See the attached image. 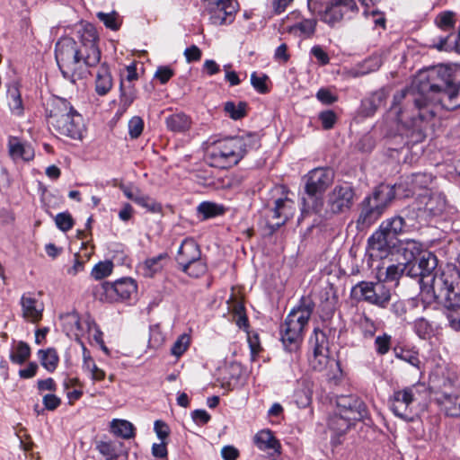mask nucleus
Returning a JSON list of instances; mask_svg holds the SVG:
<instances>
[{
  "instance_id": "nucleus-56",
  "label": "nucleus",
  "mask_w": 460,
  "mask_h": 460,
  "mask_svg": "<svg viewBox=\"0 0 460 460\" xmlns=\"http://www.w3.org/2000/svg\"><path fill=\"white\" fill-rule=\"evenodd\" d=\"M190 341L187 334L181 335L172 346L171 353L177 358L181 357L189 348Z\"/></svg>"
},
{
  "instance_id": "nucleus-60",
  "label": "nucleus",
  "mask_w": 460,
  "mask_h": 460,
  "mask_svg": "<svg viewBox=\"0 0 460 460\" xmlns=\"http://www.w3.org/2000/svg\"><path fill=\"white\" fill-rule=\"evenodd\" d=\"M391 336L384 333L381 336H377L375 340L376 351L379 355L386 354L391 346Z\"/></svg>"
},
{
  "instance_id": "nucleus-50",
  "label": "nucleus",
  "mask_w": 460,
  "mask_h": 460,
  "mask_svg": "<svg viewBox=\"0 0 460 460\" xmlns=\"http://www.w3.org/2000/svg\"><path fill=\"white\" fill-rule=\"evenodd\" d=\"M409 266L406 264H392L385 269V277L382 282H393L397 281L403 274L405 270L408 271Z\"/></svg>"
},
{
  "instance_id": "nucleus-5",
  "label": "nucleus",
  "mask_w": 460,
  "mask_h": 460,
  "mask_svg": "<svg viewBox=\"0 0 460 460\" xmlns=\"http://www.w3.org/2000/svg\"><path fill=\"white\" fill-rule=\"evenodd\" d=\"M259 146V139L253 134L230 137L217 141L208 153V158L212 166L226 168L237 164L250 149Z\"/></svg>"
},
{
  "instance_id": "nucleus-33",
  "label": "nucleus",
  "mask_w": 460,
  "mask_h": 460,
  "mask_svg": "<svg viewBox=\"0 0 460 460\" xmlns=\"http://www.w3.org/2000/svg\"><path fill=\"white\" fill-rule=\"evenodd\" d=\"M61 321L63 324L64 331L67 335H74L76 338L80 336L82 333V327H80L82 323V318L75 312L67 313L64 315H61Z\"/></svg>"
},
{
  "instance_id": "nucleus-54",
  "label": "nucleus",
  "mask_w": 460,
  "mask_h": 460,
  "mask_svg": "<svg viewBox=\"0 0 460 460\" xmlns=\"http://www.w3.org/2000/svg\"><path fill=\"white\" fill-rule=\"evenodd\" d=\"M358 325L363 336L367 339L372 338L376 332L375 322L367 315H362L359 318Z\"/></svg>"
},
{
  "instance_id": "nucleus-53",
  "label": "nucleus",
  "mask_w": 460,
  "mask_h": 460,
  "mask_svg": "<svg viewBox=\"0 0 460 460\" xmlns=\"http://www.w3.org/2000/svg\"><path fill=\"white\" fill-rule=\"evenodd\" d=\"M97 18L103 22V24L112 30L117 31L120 27V22L119 20V14L116 12L103 13L99 12L96 14Z\"/></svg>"
},
{
  "instance_id": "nucleus-32",
  "label": "nucleus",
  "mask_w": 460,
  "mask_h": 460,
  "mask_svg": "<svg viewBox=\"0 0 460 460\" xmlns=\"http://www.w3.org/2000/svg\"><path fill=\"white\" fill-rule=\"evenodd\" d=\"M387 93L384 89L373 93L363 102L364 111L367 115H373L379 108L385 105Z\"/></svg>"
},
{
  "instance_id": "nucleus-61",
  "label": "nucleus",
  "mask_w": 460,
  "mask_h": 460,
  "mask_svg": "<svg viewBox=\"0 0 460 460\" xmlns=\"http://www.w3.org/2000/svg\"><path fill=\"white\" fill-rule=\"evenodd\" d=\"M390 311L396 318L405 321L407 314V303L403 300L394 301L391 305Z\"/></svg>"
},
{
  "instance_id": "nucleus-3",
  "label": "nucleus",
  "mask_w": 460,
  "mask_h": 460,
  "mask_svg": "<svg viewBox=\"0 0 460 460\" xmlns=\"http://www.w3.org/2000/svg\"><path fill=\"white\" fill-rule=\"evenodd\" d=\"M431 291L437 303L443 306L449 326L460 331V271L448 267L433 277Z\"/></svg>"
},
{
  "instance_id": "nucleus-35",
  "label": "nucleus",
  "mask_w": 460,
  "mask_h": 460,
  "mask_svg": "<svg viewBox=\"0 0 460 460\" xmlns=\"http://www.w3.org/2000/svg\"><path fill=\"white\" fill-rule=\"evenodd\" d=\"M413 330L420 339L429 340L435 336L438 327L433 322L420 317L413 322Z\"/></svg>"
},
{
  "instance_id": "nucleus-19",
  "label": "nucleus",
  "mask_w": 460,
  "mask_h": 460,
  "mask_svg": "<svg viewBox=\"0 0 460 460\" xmlns=\"http://www.w3.org/2000/svg\"><path fill=\"white\" fill-rule=\"evenodd\" d=\"M22 316L31 323H38L42 318L44 305L36 299L31 293L23 294L21 297Z\"/></svg>"
},
{
  "instance_id": "nucleus-17",
  "label": "nucleus",
  "mask_w": 460,
  "mask_h": 460,
  "mask_svg": "<svg viewBox=\"0 0 460 460\" xmlns=\"http://www.w3.org/2000/svg\"><path fill=\"white\" fill-rule=\"evenodd\" d=\"M393 239L379 227L367 240V252L372 259H382L388 255Z\"/></svg>"
},
{
  "instance_id": "nucleus-9",
  "label": "nucleus",
  "mask_w": 460,
  "mask_h": 460,
  "mask_svg": "<svg viewBox=\"0 0 460 460\" xmlns=\"http://www.w3.org/2000/svg\"><path fill=\"white\" fill-rule=\"evenodd\" d=\"M355 190L348 183L336 185L327 195L325 214L328 216L342 214L353 206Z\"/></svg>"
},
{
  "instance_id": "nucleus-22",
  "label": "nucleus",
  "mask_w": 460,
  "mask_h": 460,
  "mask_svg": "<svg viewBox=\"0 0 460 460\" xmlns=\"http://www.w3.org/2000/svg\"><path fill=\"white\" fill-rule=\"evenodd\" d=\"M295 210V202L288 197L275 199L274 208L271 210L272 217L278 219L275 226L279 227L284 225L294 215Z\"/></svg>"
},
{
  "instance_id": "nucleus-34",
  "label": "nucleus",
  "mask_w": 460,
  "mask_h": 460,
  "mask_svg": "<svg viewBox=\"0 0 460 460\" xmlns=\"http://www.w3.org/2000/svg\"><path fill=\"white\" fill-rule=\"evenodd\" d=\"M424 252L425 251L423 250V245L415 240H405L402 243V252L405 261H407V266L411 265L412 261L418 259Z\"/></svg>"
},
{
  "instance_id": "nucleus-46",
  "label": "nucleus",
  "mask_w": 460,
  "mask_h": 460,
  "mask_svg": "<svg viewBox=\"0 0 460 460\" xmlns=\"http://www.w3.org/2000/svg\"><path fill=\"white\" fill-rule=\"evenodd\" d=\"M394 354L397 358L410 364L417 369L420 368V360L417 351L404 349H394Z\"/></svg>"
},
{
  "instance_id": "nucleus-41",
  "label": "nucleus",
  "mask_w": 460,
  "mask_h": 460,
  "mask_svg": "<svg viewBox=\"0 0 460 460\" xmlns=\"http://www.w3.org/2000/svg\"><path fill=\"white\" fill-rule=\"evenodd\" d=\"M39 358L44 368L49 372H53L58 367L59 358L55 349H40Z\"/></svg>"
},
{
  "instance_id": "nucleus-57",
  "label": "nucleus",
  "mask_w": 460,
  "mask_h": 460,
  "mask_svg": "<svg viewBox=\"0 0 460 460\" xmlns=\"http://www.w3.org/2000/svg\"><path fill=\"white\" fill-rule=\"evenodd\" d=\"M268 76L266 75H258L256 72L251 75V84L252 87L260 93H267L269 87L266 84Z\"/></svg>"
},
{
  "instance_id": "nucleus-62",
  "label": "nucleus",
  "mask_w": 460,
  "mask_h": 460,
  "mask_svg": "<svg viewBox=\"0 0 460 460\" xmlns=\"http://www.w3.org/2000/svg\"><path fill=\"white\" fill-rule=\"evenodd\" d=\"M310 54L316 58L320 66H326L330 62L327 52L320 45H314L310 50Z\"/></svg>"
},
{
  "instance_id": "nucleus-21",
  "label": "nucleus",
  "mask_w": 460,
  "mask_h": 460,
  "mask_svg": "<svg viewBox=\"0 0 460 460\" xmlns=\"http://www.w3.org/2000/svg\"><path fill=\"white\" fill-rule=\"evenodd\" d=\"M420 202L424 205V212L431 217L442 214L447 206L445 195L438 191H431L429 195L421 196Z\"/></svg>"
},
{
  "instance_id": "nucleus-58",
  "label": "nucleus",
  "mask_w": 460,
  "mask_h": 460,
  "mask_svg": "<svg viewBox=\"0 0 460 460\" xmlns=\"http://www.w3.org/2000/svg\"><path fill=\"white\" fill-rule=\"evenodd\" d=\"M58 229L66 232L73 227L74 220L68 212L58 213L55 218Z\"/></svg>"
},
{
  "instance_id": "nucleus-45",
  "label": "nucleus",
  "mask_w": 460,
  "mask_h": 460,
  "mask_svg": "<svg viewBox=\"0 0 460 460\" xmlns=\"http://www.w3.org/2000/svg\"><path fill=\"white\" fill-rule=\"evenodd\" d=\"M31 356V348L24 341H19L16 345L14 351L10 354V359L13 363L22 365Z\"/></svg>"
},
{
  "instance_id": "nucleus-4",
  "label": "nucleus",
  "mask_w": 460,
  "mask_h": 460,
  "mask_svg": "<svg viewBox=\"0 0 460 460\" xmlns=\"http://www.w3.org/2000/svg\"><path fill=\"white\" fill-rule=\"evenodd\" d=\"M314 309V303L308 296H302L296 306L291 309L279 327L280 341L286 350L298 349Z\"/></svg>"
},
{
  "instance_id": "nucleus-27",
  "label": "nucleus",
  "mask_w": 460,
  "mask_h": 460,
  "mask_svg": "<svg viewBox=\"0 0 460 460\" xmlns=\"http://www.w3.org/2000/svg\"><path fill=\"white\" fill-rule=\"evenodd\" d=\"M437 401L447 415L451 417L460 416V393L448 394L447 392H441Z\"/></svg>"
},
{
  "instance_id": "nucleus-14",
  "label": "nucleus",
  "mask_w": 460,
  "mask_h": 460,
  "mask_svg": "<svg viewBox=\"0 0 460 460\" xmlns=\"http://www.w3.org/2000/svg\"><path fill=\"white\" fill-rule=\"evenodd\" d=\"M102 291L101 299L109 302L126 300L136 293L137 285L132 279H121L114 283L104 282L101 286Z\"/></svg>"
},
{
  "instance_id": "nucleus-48",
  "label": "nucleus",
  "mask_w": 460,
  "mask_h": 460,
  "mask_svg": "<svg viewBox=\"0 0 460 460\" xmlns=\"http://www.w3.org/2000/svg\"><path fill=\"white\" fill-rule=\"evenodd\" d=\"M456 22V14L452 11L442 12L438 13L435 19L438 27L444 31L454 29Z\"/></svg>"
},
{
  "instance_id": "nucleus-42",
  "label": "nucleus",
  "mask_w": 460,
  "mask_h": 460,
  "mask_svg": "<svg viewBox=\"0 0 460 460\" xmlns=\"http://www.w3.org/2000/svg\"><path fill=\"white\" fill-rule=\"evenodd\" d=\"M197 211L202 215L203 219H208L223 215L226 208L223 205L217 203L203 201L198 206Z\"/></svg>"
},
{
  "instance_id": "nucleus-18",
  "label": "nucleus",
  "mask_w": 460,
  "mask_h": 460,
  "mask_svg": "<svg viewBox=\"0 0 460 460\" xmlns=\"http://www.w3.org/2000/svg\"><path fill=\"white\" fill-rule=\"evenodd\" d=\"M170 257L167 252H162L156 256L146 259L137 265L138 272L145 278H155L162 273L164 269L168 265Z\"/></svg>"
},
{
  "instance_id": "nucleus-25",
  "label": "nucleus",
  "mask_w": 460,
  "mask_h": 460,
  "mask_svg": "<svg viewBox=\"0 0 460 460\" xmlns=\"http://www.w3.org/2000/svg\"><path fill=\"white\" fill-rule=\"evenodd\" d=\"M395 194H397L396 183L394 185L382 183L374 190L372 195L367 197L377 204L381 210L385 211L394 199Z\"/></svg>"
},
{
  "instance_id": "nucleus-37",
  "label": "nucleus",
  "mask_w": 460,
  "mask_h": 460,
  "mask_svg": "<svg viewBox=\"0 0 460 460\" xmlns=\"http://www.w3.org/2000/svg\"><path fill=\"white\" fill-rule=\"evenodd\" d=\"M379 227L394 240L397 234L403 232L405 221L402 217L395 216L383 221Z\"/></svg>"
},
{
  "instance_id": "nucleus-24",
  "label": "nucleus",
  "mask_w": 460,
  "mask_h": 460,
  "mask_svg": "<svg viewBox=\"0 0 460 460\" xmlns=\"http://www.w3.org/2000/svg\"><path fill=\"white\" fill-rule=\"evenodd\" d=\"M8 148L11 157L14 160L31 161L34 157L32 146L22 142L17 137H10L8 140Z\"/></svg>"
},
{
  "instance_id": "nucleus-30",
  "label": "nucleus",
  "mask_w": 460,
  "mask_h": 460,
  "mask_svg": "<svg viewBox=\"0 0 460 460\" xmlns=\"http://www.w3.org/2000/svg\"><path fill=\"white\" fill-rule=\"evenodd\" d=\"M316 24V19H302L289 26L288 31L289 33L299 37L311 38L315 32Z\"/></svg>"
},
{
  "instance_id": "nucleus-47",
  "label": "nucleus",
  "mask_w": 460,
  "mask_h": 460,
  "mask_svg": "<svg viewBox=\"0 0 460 460\" xmlns=\"http://www.w3.org/2000/svg\"><path fill=\"white\" fill-rule=\"evenodd\" d=\"M181 270L188 274L190 277L192 278H199L202 275H204L207 271V265L206 263L201 260V258L197 259V261H193L188 265H183L181 267Z\"/></svg>"
},
{
  "instance_id": "nucleus-63",
  "label": "nucleus",
  "mask_w": 460,
  "mask_h": 460,
  "mask_svg": "<svg viewBox=\"0 0 460 460\" xmlns=\"http://www.w3.org/2000/svg\"><path fill=\"white\" fill-rule=\"evenodd\" d=\"M319 119H320L322 126L324 129H331L332 128H333V126L336 122L337 117H336V114L334 113V111H324L319 114Z\"/></svg>"
},
{
  "instance_id": "nucleus-6",
  "label": "nucleus",
  "mask_w": 460,
  "mask_h": 460,
  "mask_svg": "<svg viewBox=\"0 0 460 460\" xmlns=\"http://www.w3.org/2000/svg\"><path fill=\"white\" fill-rule=\"evenodd\" d=\"M47 113L49 124L60 135L72 139H81L84 129L82 115L65 98L51 99Z\"/></svg>"
},
{
  "instance_id": "nucleus-29",
  "label": "nucleus",
  "mask_w": 460,
  "mask_h": 460,
  "mask_svg": "<svg viewBox=\"0 0 460 460\" xmlns=\"http://www.w3.org/2000/svg\"><path fill=\"white\" fill-rule=\"evenodd\" d=\"M165 124L174 133H184L190 128L191 119L184 113H174L165 119Z\"/></svg>"
},
{
  "instance_id": "nucleus-31",
  "label": "nucleus",
  "mask_w": 460,
  "mask_h": 460,
  "mask_svg": "<svg viewBox=\"0 0 460 460\" xmlns=\"http://www.w3.org/2000/svg\"><path fill=\"white\" fill-rule=\"evenodd\" d=\"M83 370L87 373L89 377L93 382H100L102 381L105 376L106 373L104 370L98 367V366L95 364L94 360L90 356L89 352L84 349L83 353Z\"/></svg>"
},
{
  "instance_id": "nucleus-43",
  "label": "nucleus",
  "mask_w": 460,
  "mask_h": 460,
  "mask_svg": "<svg viewBox=\"0 0 460 460\" xmlns=\"http://www.w3.org/2000/svg\"><path fill=\"white\" fill-rule=\"evenodd\" d=\"M8 105L13 114L21 116L23 114V104L19 89L12 86L7 93Z\"/></svg>"
},
{
  "instance_id": "nucleus-12",
  "label": "nucleus",
  "mask_w": 460,
  "mask_h": 460,
  "mask_svg": "<svg viewBox=\"0 0 460 460\" xmlns=\"http://www.w3.org/2000/svg\"><path fill=\"white\" fill-rule=\"evenodd\" d=\"M305 193L314 198L323 193L332 183L334 172L330 168L318 167L311 170L305 176Z\"/></svg>"
},
{
  "instance_id": "nucleus-11",
  "label": "nucleus",
  "mask_w": 460,
  "mask_h": 460,
  "mask_svg": "<svg viewBox=\"0 0 460 460\" xmlns=\"http://www.w3.org/2000/svg\"><path fill=\"white\" fill-rule=\"evenodd\" d=\"M437 257L432 252L426 251L418 258L416 263H412L409 266L407 275L419 278V282L421 286L429 285L431 288L432 278L440 275L435 274L432 276V272L437 268Z\"/></svg>"
},
{
  "instance_id": "nucleus-26",
  "label": "nucleus",
  "mask_w": 460,
  "mask_h": 460,
  "mask_svg": "<svg viewBox=\"0 0 460 460\" xmlns=\"http://www.w3.org/2000/svg\"><path fill=\"white\" fill-rule=\"evenodd\" d=\"M95 92L100 96L106 95L112 88L113 80L110 67L106 63L102 64L95 75Z\"/></svg>"
},
{
  "instance_id": "nucleus-8",
  "label": "nucleus",
  "mask_w": 460,
  "mask_h": 460,
  "mask_svg": "<svg viewBox=\"0 0 460 460\" xmlns=\"http://www.w3.org/2000/svg\"><path fill=\"white\" fill-rule=\"evenodd\" d=\"M313 345V357L310 358L312 368L323 372L328 379H337L341 374L338 360L329 357L328 339L325 333L315 328L310 338Z\"/></svg>"
},
{
  "instance_id": "nucleus-1",
  "label": "nucleus",
  "mask_w": 460,
  "mask_h": 460,
  "mask_svg": "<svg viewBox=\"0 0 460 460\" xmlns=\"http://www.w3.org/2000/svg\"><path fill=\"white\" fill-rule=\"evenodd\" d=\"M403 99L413 102L418 119L412 118L411 125L419 127L418 120L428 121L435 117L438 108L453 111L460 107V66L440 65L421 71L414 81L412 91H401L394 95L392 110L397 120L407 124L401 109L396 106Z\"/></svg>"
},
{
  "instance_id": "nucleus-36",
  "label": "nucleus",
  "mask_w": 460,
  "mask_h": 460,
  "mask_svg": "<svg viewBox=\"0 0 460 460\" xmlns=\"http://www.w3.org/2000/svg\"><path fill=\"white\" fill-rule=\"evenodd\" d=\"M376 283L361 281L355 285L351 289V296L356 300H363L371 304Z\"/></svg>"
},
{
  "instance_id": "nucleus-16",
  "label": "nucleus",
  "mask_w": 460,
  "mask_h": 460,
  "mask_svg": "<svg viewBox=\"0 0 460 460\" xmlns=\"http://www.w3.org/2000/svg\"><path fill=\"white\" fill-rule=\"evenodd\" d=\"M234 0H208V11L211 23L215 25L230 24L234 19Z\"/></svg>"
},
{
  "instance_id": "nucleus-52",
  "label": "nucleus",
  "mask_w": 460,
  "mask_h": 460,
  "mask_svg": "<svg viewBox=\"0 0 460 460\" xmlns=\"http://www.w3.org/2000/svg\"><path fill=\"white\" fill-rule=\"evenodd\" d=\"M135 203L146 208L147 211L152 213H160L162 211V205L160 203L141 192L137 196Z\"/></svg>"
},
{
  "instance_id": "nucleus-49",
  "label": "nucleus",
  "mask_w": 460,
  "mask_h": 460,
  "mask_svg": "<svg viewBox=\"0 0 460 460\" xmlns=\"http://www.w3.org/2000/svg\"><path fill=\"white\" fill-rule=\"evenodd\" d=\"M247 103L244 102H239L235 104L233 102H227L225 104V111L229 114L233 119H240L246 115Z\"/></svg>"
},
{
  "instance_id": "nucleus-2",
  "label": "nucleus",
  "mask_w": 460,
  "mask_h": 460,
  "mask_svg": "<svg viewBox=\"0 0 460 460\" xmlns=\"http://www.w3.org/2000/svg\"><path fill=\"white\" fill-rule=\"evenodd\" d=\"M81 44L72 38H61L55 47V57L64 78L75 83L88 73L87 67L95 66L101 60V51L96 44L95 30L86 29L81 37Z\"/></svg>"
},
{
  "instance_id": "nucleus-59",
  "label": "nucleus",
  "mask_w": 460,
  "mask_h": 460,
  "mask_svg": "<svg viewBox=\"0 0 460 460\" xmlns=\"http://www.w3.org/2000/svg\"><path fill=\"white\" fill-rule=\"evenodd\" d=\"M144 121L139 116H134L128 121V134L131 138H137L143 132Z\"/></svg>"
},
{
  "instance_id": "nucleus-55",
  "label": "nucleus",
  "mask_w": 460,
  "mask_h": 460,
  "mask_svg": "<svg viewBox=\"0 0 460 460\" xmlns=\"http://www.w3.org/2000/svg\"><path fill=\"white\" fill-rule=\"evenodd\" d=\"M112 268V262L109 261H101L93 267L92 270V276L95 279H102L108 277L111 273Z\"/></svg>"
},
{
  "instance_id": "nucleus-23",
  "label": "nucleus",
  "mask_w": 460,
  "mask_h": 460,
  "mask_svg": "<svg viewBox=\"0 0 460 460\" xmlns=\"http://www.w3.org/2000/svg\"><path fill=\"white\" fill-rule=\"evenodd\" d=\"M201 257L199 246L195 240L186 238L182 241L176 256L178 264L181 267L188 263L197 261Z\"/></svg>"
},
{
  "instance_id": "nucleus-15",
  "label": "nucleus",
  "mask_w": 460,
  "mask_h": 460,
  "mask_svg": "<svg viewBox=\"0 0 460 460\" xmlns=\"http://www.w3.org/2000/svg\"><path fill=\"white\" fill-rule=\"evenodd\" d=\"M432 181L433 176L427 172H416L402 176L396 183L397 195L409 198L414 195L418 190L427 189Z\"/></svg>"
},
{
  "instance_id": "nucleus-64",
  "label": "nucleus",
  "mask_w": 460,
  "mask_h": 460,
  "mask_svg": "<svg viewBox=\"0 0 460 460\" xmlns=\"http://www.w3.org/2000/svg\"><path fill=\"white\" fill-rule=\"evenodd\" d=\"M174 75V71L167 66H159L155 74V78L162 84H166Z\"/></svg>"
},
{
  "instance_id": "nucleus-38",
  "label": "nucleus",
  "mask_w": 460,
  "mask_h": 460,
  "mask_svg": "<svg viewBox=\"0 0 460 460\" xmlns=\"http://www.w3.org/2000/svg\"><path fill=\"white\" fill-rule=\"evenodd\" d=\"M372 300L370 305H376L380 308H385L391 300V291L384 282H376V288L374 289Z\"/></svg>"
},
{
  "instance_id": "nucleus-7",
  "label": "nucleus",
  "mask_w": 460,
  "mask_h": 460,
  "mask_svg": "<svg viewBox=\"0 0 460 460\" xmlns=\"http://www.w3.org/2000/svg\"><path fill=\"white\" fill-rule=\"evenodd\" d=\"M336 406L337 411L328 419V427L337 438L343 436L354 421L363 420L368 415L365 402L353 394L338 396Z\"/></svg>"
},
{
  "instance_id": "nucleus-13",
  "label": "nucleus",
  "mask_w": 460,
  "mask_h": 460,
  "mask_svg": "<svg viewBox=\"0 0 460 460\" xmlns=\"http://www.w3.org/2000/svg\"><path fill=\"white\" fill-rule=\"evenodd\" d=\"M417 394L416 385L394 391L389 400L393 413L402 420H407L411 413V405L417 400Z\"/></svg>"
},
{
  "instance_id": "nucleus-40",
  "label": "nucleus",
  "mask_w": 460,
  "mask_h": 460,
  "mask_svg": "<svg viewBox=\"0 0 460 460\" xmlns=\"http://www.w3.org/2000/svg\"><path fill=\"white\" fill-rule=\"evenodd\" d=\"M119 108L126 111L137 98V90L132 84H126L124 80L120 83Z\"/></svg>"
},
{
  "instance_id": "nucleus-10",
  "label": "nucleus",
  "mask_w": 460,
  "mask_h": 460,
  "mask_svg": "<svg viewBox=\"0 0 460 460\" xmlns=\"http://www.w3.org/2000/svg\"><path fill=\"white\" fill-rule=\"evenodd\" d=\"M358 12V7L355 0H331L320 13V17L323 22L333 27Z\"/></svg>"
},
{
  "instance_id": "nucleus-39",
  "label": "nucleus",
  "mask_w": 460,
  "mask_h": 460,
  "mask_svg": "<svg viewBox=\"0 0 460 460\" xmlns=\"http://www.w3.org/2000/svg\"><path fill=\"white\" fill-rule=\"evenodd\" d=\"M111 430L118 437L129 439L135 437V428L133 424L126 420L114 419L111 422Z\"/></svg>"
},
{
  "instance_id": "nucleus-28",
  "label": "nucleus",
  "mask_w": 460,
  "mask_h": 460,
  "mask_svg": "<svg viewBox=\"0 0 460 460\" xmlns=\"http://www.w3.org/2000/svg\"><path fill=\"white\" fill-rule=\"evenodd\" d=\"M253 441L261 450L270 451L273 454L279 453L280 443L270 429H262L259 431L254 436Z\"/></svg>"
},
{
  "instance_id": "nucleus-44",
  "label": "nucleus",
  "mask_w": 460,
  "mask_h": 460,
  "mask_svg": "<svg viewBox=\"0 0 460 460\" xmlns=\"http://www.w3.org/2000/svg\"><path fill=\"white\" fill-rule=\"evenodd\" d=\"M383 60L379 55H373L365 59L357 67L356 75H364L368 73L376 71L382 66Z\"/></svg>"
},
{
  "instance_id": "nucleus-51",
  "label": "nucleus",
  "mask_w": 460,
  "mask_h": 460,
  "mask_svg": "<svg viewBox=\"0 0 460 460\" xmlns=\"http://www.w3.org/2000/svg\"><path fill=\"white\" fill-rule=\"evenodd\" d=\"M97 450L102 454L106 460L116 459L119 456L118 446L116 442L112 441H99L96 445Z\"/></svg>"
},
{
  "instance_id": "nucleus-20",
  "label": "nucleus",
  "mask_w": 460,
  "mask_h": 460,
  "mask_svg": "<svg viewBox=\"0 0 460 460\" xmlns=\"http://www.w3.org/2000/svg\"><path fill=\"white\" fill-rule=\"evenodd\" d=\"M384 213L378 208V205L374 203L370 198L366 197L360 204V213L357 220L358 227L365 228L373 225Z\"/></svg>"
}]
</instances>
